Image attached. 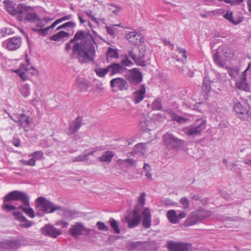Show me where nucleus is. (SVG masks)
<instances>
[{"label":"nucleus","mask_w":251,"mask_h":251,"mask_svg":"<svg viewBox=\"0 0 251 251\" xmlns=\"http://www.w3.org/2000/svg\"><path fill=\"white\" fill-rule=\"evenodd\" d=\"M72 43H75L72 48L73 54L81 64L95 62L96 55L94 44L96 42L89 31H77L73 39L66 44L67 51L71 49Z\"/></svg>","instance_id":"nucleus-1"},{"label":"nucleus","mask_w":251,"mask_h":251,"mask_svg":"<svg viewBox=\"0 0 251 251\" xmlns=\"http://www.w3.org/2000/svg\"><path fill=\"white\" fill-rule=\"evenodd\" d=\"M3 3L7 12L16 16L18 21L35 23L41 20V18L31 6H27L22 3L16 4L10 0H4Z\"/></svg>","instance_id":"nucleus-2"},{"label":"nucleus","mask_w":251,"mask_h":251,"mask_svg":"<svg viewBox=\"0 0 251 251\" xmlns=\"http://www.w3.org/2000/svg\"><path fill=\"white\" fill-rule=\"evenodd\" d=\"M19 201L23 204L19 205L18 209L22 210L27 216L34 218V211L30 206L29 197L27 193L20 191H13L5 196L4 201Z\"/></svg>","instance_id":"nucleus-3"},{"label":"nucleus","mask_w":251,"mask_h":251,"mask_svg":"<svg viewBox=\"0 0 251 251\" xmlns=\"http://www.w3.org/2000/svg\"><path fill=\"white\" fill-rule=\"evenodd\" d=\"M35 206L39 209L37 211L36 215L39 217L43 216V213H51L56 210H62L60 206L55 204L43 197H39L35 200Z\"/></svg>","instance_id":"nucleus-4"},{"label":"nucleus","mask_w":251,"mask_h":251,"mask_svg":"<svg viewBox=\"0 0 251 251\" xmlns=\"http://www.w3.org/2000/svg\"><path fill=\"white\" fill-rule=\"evenodd\" d=\"M145 193H142L138 198V203L135 205L134 209L141 212L143 218L142 226L145 228H149L151 226V213L148 207H144L145 204Z\"/></svg>","instance_id":"nucleus-5"},{"label":"nucleus","mask_w":251,"mask_h":251,"mask_svg":"<svg viewBox=\"0 0 251 251\" xmlns=\"http://www.w3.org/2000/svg\"><path fill=\"white\" fill-rule=\"evenodd\" d=\"M146 51V47L141 44L138 47L128 50L127 52L129 56L134 61L137 65L143 67L146 66V63L144 60Z\"/></svg>","instance_id":"nucleus-6"},{"label":"nucleus","mask_w":251,"mask_h":251,"mask_svg":"<svg viewBox=\"0 0 251 251\" xmlns=\"http://www.w3.org/2000/svg\"><path fill=\"white\" fill-rule=\"evenodd\" d=\"M206 121L202 118L197 120L191 126L186 127L184 131L189 137L194 138L201 134V131L206 127Z\"/></svg>","instance_id":"nucleus-7"},{"label":"nucleus","mask_w":251,"mask_h":251,"mask_svg":"<svg viewBox=\"0 0 251 251\" xmlns=\"http://www.w3.org/2000/svg\"><path fill=\"white\" fill-rule=\"evenodd\" d=\"M163 139L164 145L169 150L181 147L184 143L183 140L168 132L163 136Z\"/></svg>","instance_id":"nucleus-8"},{"label":"nucleus","mask_w":251,"mask_h":251,"mask_svg":"<svg viewBox=\"0 0 251 251\" xmlns=\"http://www.w3.org/2000/svg\"><path fill=\"white\" fill-rule=\"evenodd\" d=\"M167 248L169 251H193V250L191 243L173 241L167 242Z\"/></svg>","instance_id":"nucleus-9"},{"label":"nucleus","mask_w":251,"mask_h":251,"mask_svg":"<svg viewBox=\"0 0 251 251\" xmlns=\"http://www.w3.org/2000/svg\"><path fill=\"white\" fill-rule=\"evenodd\" d=\"M141 212L133 209L131 215L126 216L125 220L128 224V227L133 228L136 227L141 220Z\"/></svg>","instance_id":"nucleus-10"},{"label":"nucleus","mask_w":251,"mask_h":251,"mask_svg":"<svg viewBox=\"0 0 251 251\" xmlns=\"http://www.w3.org/2000/svg\"><path fill=\"white\" fill-rule=\"evenodd\" d=\"M233 109L238 117L242 119H245L248 116H251V106H250L248 103L245 106L240 102H237L234 105Z\"/></svg>","instance_id":"nucleus-11"},{"label":"nucleus","mask_w":251,"mask_h":251,"mask_svg":"<svg viewBox=\"0 0 251 251\" xmlns=\"http://www.w3.org/2000/svg\"><path fill=\"white\" fill-rule=\"evenodd\" d=\"M42 233L46 236L56 238L62 233V231L55 227L53 225H45L41 229Z\"/></svg>","instance_id":"nucleus-12"},{"label":"nucleus","mask_w":251,"mask_h":251,"mask_svg":"<svg viewBox=\"0 0 251 251\" xmlns=\"http://www.w3.org/2000/svg\"><path fill=\"white\" fill-rule=\"evenodd\" d=\"M22 39L20 36H16L7 39L3 42V45L6 46L9 50H15L21 46Z\"/></svg>","instance_id":"nucleus-13"},{"label":"nucleus","mask_w":251,"mask_h":251,"mask_svg":"<svg viewBox=\"0 0 251 251\" xmlns=\"http://www.w3.org/2000/svg\"><path fill=\"white\" fill-rule=\"evenodd\" d=\"M126 78L130 83L136 85L142 80V75L137 68H134L130 70V74L126 75Z\"/></svg>","instance_id":"nucleus-14"},{"label":"nucleus","mask_w":251,"mask_h":251,"mask_svg":"<svg viewBox=\"0 0 251 251\" xmlns=\"http://www.w3.org/2000/svg\"><path fill=\"white\" fill-rule=\"evenodd\" d=\"M110 86L112 88L117 87L120 90L122 91L127 89L128 85L125 79L121 77H117L111 80Z\"/></svg>","instance_id":"nucleus-15"},{"label":"nucleus","mask_w":251,"mask_h":251,"mask_svg":"<svg viewBox=\"0 0 251 251\" xmlns=\"http://www.w3.org/2000/svg\"><path fill=\"white\" fill-rule=\"evenodd\" d=\"M126 38L130 43L135 45L143 43L144 41V39L141 34L135 31L129 32L126 34Z\"/></svg>","instance_id":"nucleus-16"},{"label":"nucleus","mask_w":251,"mask_h":251,"mask_svg":"<svg viewBox=\"0 0 251 251\" xmlns=\"http://www.w3.org/2000/svg\"><path fill=\"white\" fill-rule=\"evenodd\" d=\"M85 229V227L81 223H76L75 225H72L70 228L69 231L70 234L73 237H76L81 235Z\"/></svg>","instance_id":"nucleus-17"},{"label":"nucleus","mask_w":251,"mask_h":251,"mask_svg":"<svg viewBox=\"0 0 251 251\" xmlns=\"http://www.w3.org/2000/svg\"><path fill=\"white\" fill-rule=\"evenodd\" d=\"M82 119L77 117L74 121L71 122L69 125V134H73L75 133L82 125Z\"/></svg>","instance_id":"nucleus-18"},{"label":"nucleus","mask_w":251,"mask_h":251,"mask_svg":"<svg viewBox=\"0 0 251 251\" xmlns=\"http://www.w3.org/2000/svg\"><path fill=\"white\" fill-rule=\"evenodd\" d=\"M108 67L110 75L117 73H122L126 69L125 66H122L120 63H113Z\"/></svg>","instance_id":"nucleus-19"},{"label":"nucleus","mask_w":251,"mask_h":251,"mask_svg":"<svg viewBox=\"0 0 251 251\" xmlns=\"http://www.w3.org/2000/svg\"><path fill=\"white\" fill-rule=\"evenodd\" d=\"M146 88L144 85L141 86V88L134 93L133 101L135 103H139L145 97Z\"/></svg>","instance_id":"nucleus-20"},{"label":"nucleus","mask_w":251,"mask_h":251,"mask_svg":"<svg viewBox=\"0 0 251 251\" xmlns=\"http://www.w3.org/2000/svg\"><path fill=\"white\" fill-rule=\"evenodd\" d=\"M143 242H129L126 244L128 251H140L143 249Z\"/></svg>","instance_id":"nucleus-21"},{"label":"nucleus","mask_w":251,"mask_h":251,"mask_svg":"<svg viewBox=\"0 0 251 251\" xmlns=\"http://www.w3.org/2000/svg\"><path fill=\"white\" fill-rule=\"evenodd\" d=\"M16 123L19 124V126H28L29 125L28 117L25 114H18L16 116Z\"/></svg>","instance_id":"nucleus-22"},{"label":"nucleus","mask_w":251,"mask_h":251,"mask_svg":"<svg viewBox=\"0 0 251 251\" xmlns=\"http://www.w3.org/2000/svg\"><path fill=\"white\" fill-rule=\"evenodd\" d=\"M21 242L19 240H7L3 244V247L8 249L18 248L21 245Z\"/></svg>","instance_id":"nucleus-23"},{"label":"nucleus","mask_w":251,"mask_h":251,"mask_svg":"<svg viewBox=\"0 0 251 251\" xmlns=\"http://www.w3.org/2000/svg\"><path fill=\"white\" fill-rule=\"evenodd\" d=\"M70 36L69 33L64 31H60L56 34L52 35L50 37V39L54 41H59L62 38L68 39Z\"/></svg>","instance_id":"nucleus-24"},{"label":"nucleus","mask_w":251,"mask_h":251,"mask_svg":"<svg viewBox=\"0 0 251 251\" xmlns=\"http://www.w3.org/2000/svg\"><path fill=\"white\" fill-rule=\"evenodd\" d=\"M232 14L231 11H227L224 15V17L234 25H237L242 22L243 17H238L236 21H234Z\"/></svg>","instance_id":"nucleus-25"},{"label":"nucleus","mask_w":251,"mask_h":251,"mask_svg":"<svg viewBox=\"0 0 251 251\" xmlns=\"http://www.w3.org/2000/svg\"><path fill=\"white\" fill-rule=\"evenodd\" d=\"M143 249L146 251H155L158 247L155 241H150L143 242Z\"/></svg>","instance_id":"nucleus-26"},{"label":"nucleus","mask_w":251,"mask_h":251,"mask_svg":"<svg viewBox=\"0 0 251 251\" xmlns=\"http://www.w3.org/2000/svg\"><path fill=\"white\" fill-rule=\"evenodd\" d=\"M114 154L113 151H107L103 152V154L99 158L101 162L110 163L113 157Z\"/></svg>","instance_id":"nucleus-27"},{"label":"nucleus","mask_w":251,"mask_h":251,"mask_svg":"<svg viewBox=\"0 0 251 251\" xmlns=\"http://www.w3.org/2000/svg\"><path fill=\"white\" fill-rule=\"evenodd\" d=\"M236 85L239 89L244 90L246 92H248L250 91V88L247 82V80L239 79L238 80H236Z\"/></svg>","instance_id":"nucleus-28"},{"label":"nucleus","mask_w":251,"mask_h":251,"mask_svg":"<svg viewBox=\"0 0 251 251\" xmlns=\"http://www.w3.org/2000/svg\"><path fill=\"white\" fill-rule=\"evenodd\" d=\"M197 216L193 212L191 213V216L187 219L184 223V225L186 226H191L194 225L197 223L199 222Z\"/></svg>","instance_id":"nucleus-29"},{"label":"nucleus","mask_w":251,"mask_h":251,"mask_svg":"<svg viewBox=\"0 0 251 251\" xmlns=\"http://www.w3.org/2000/svg\"><path fill=\"white\" fill-rule=\"evenodd\" d=\"M167 216L170 222L173 224L178 223V218L176 212L174 210H170L167 213Z\"/></svg>","instance_id":"nucleus-30"},{"label":"nucleus","mask_w":251,"mask_h":251,"mask_svg":"<svg viewBox=\"0 0 251 251\" xmlns=\"http://www.w3.org/2000/svg\"><path fill=\"white\" fill-rule=\"evenodd\" d=\"M119 54L118 50L115 49H112V48L109 47L108 48L107 51L106 52V60L107 62H109V58H118Z\"/></svg>","instance_id":"nucleus-31"},{"label":"nucleus","mask_w":251,"mask_h":251,"mask_svg":"<svg viewBox=\"0 0 251 251\" xmlns=\"http://www.w3.org/2000/svg\"><path fill=\"white\" fill-rule=\"evenodd\" d=\"M194 212L197 216V218L200 222L203 219L210 216L209 212H207L204 209L198 210Z\"/></svg>","instance_id":"nucleus-32"},{"label":"nucleus","mask_w":251,"mask_h":251,"mask_svg":"<svg viewBox=\"0 0 251 251\" xmlns=\"http://www.w3.org/2000/svg\"><path fill=\"white\" fill-rule=\"evenodd\" d=\"M108 223H109L111 228L113 229L115 233L119 234L120 233V229L118 226V222L115 219L110 218L109 220Z\"/></svg>","instance_id":"nucleus-33"},{"label":"nucleus","mask_w":251,"mask_h":251,"mask_svg":"<svg viewBox=\"0 0 251 251\" xmlns=\"http://www.w3.org/2000/svg\"><path fill=\"white\" fill-rule=\"evenodd\" d=\"M4 198H5V196L3 198V203L2 205H1V208L2 209H3L5 211L10 212V211L14 210L17 208L16 206H15L13 205H11V204H10L8 203H6V202L10 201H4Z\"/></svg>","instance_id":"nucleus-34"},{"label":"nucleus","mask_w":251,"mask_h":251,"mask_svg":"<svg viewBox=\"0 0 251 251\" xmlns=\"http://www.w3.org/2000/svg\"><path fill=\"white\" fill-rule=\"evenodd\" d=\"M95 72L98 76L102 77H104L108 72H109V70L108 67H107L105 68H98L95 69Z\"/></svg>","instance_id":"nucleus-35"},{"label":"nucleus","mask_w":251,"mask_h":251,"mask_svg":"<svg viewBox=\"0 0 251 251\" xmlns=\"http://www.w3.org/2000/svg\"><path fill=\"white\" fill-rule=\"evenodd\" d=\"M62 210H63L64 215L67 218L71 219H74L77 216V213L75 211L70 210L69 209L65 210L64 208L62 207Z\"/></svg>","instance_id":"nucleus-36"},{"label":"nucleus","mask_w":251,"mask_h":251,"mask_svg":"<svg viewBox=\"0 0 251 251\" xmlns=\"http://www.w3.org/2000/svg\"><path fill=\"white\" fill-rule=\"evenodd\" d=\"M162 108V100L160 98L156 99L152 103V109L155 110H160Z\"/></svg>","instance_id":"nucleus-37"},{"label":"nucleus","mask_w":251,"mask_h":251,"mask_svg":"<svg viewBox=\"0 0 251 251\" xmlns=\"http://www.w3.org/2000/svg\"><path fill=\"white\" fill-rule=\"evenodd\" d=\"M118 162L121 165L127 164L132 166H134L136 162V161L132 158H127L125 159H119L118 160Z\"/></svg>","instance_id":"nucleus-38"},{"label":"nucleus","mask_w":251,"mask_h":251,"mask_svg":"<svg viewBox=\"0 0 251 251\" xmlns=\"http://www.w3.org/2000/svg\"><path fill=\"white\" fill-rule=\"evenodd\" d=\"M76 83L77 87L81 91H84L87 90L88 87L87 84L80 78H77Z\"/></svg>","instance_id":"nucleus-39"},{"label":"nucleus","mask_w":251,"mask_h":251,"mask_svg":"<svg viewBox=\"0 0 251 251\" xmlns=\"http://www.w3.org/2000/svg\"><path fill=\"white\" fill-rule=\"evenodd\" d=\"M75 25H76V24L75 22L70 21V22L65 23L62 24V25L58 26L56 28V30H58L61 29L66 28L67 27L74 28V27H75Z\"/></svg>","instance_id":"nucleus-40"},{"label":"nucleus","mask_w":251,"mask_h":251,"mask_svg":"<svg viewBox=\"0 0 251 251\" xmlns=\"http://www.w3.org/2000/svg\"><path fill=\"white\" fill-rule=\"evenodd\" d=\"M13 214L14 216L15 219L20 221V222H24L27 221V219L20 212H14Z\"/></svg>","instance_id":"nucleus-41"},{"label":"nucleus","mask_w":251,"mask_h":251,"mask_svg":"<svg viewBox=\"0 0 251 251\" xmlns=\"http://www.w3.org/2000/svg\"><path fill=\"white\" fill-rule=\"evenodd\" d=\"M171 119L172 121H176L179 124H183L186 122L187 121V119L181 117L177 115L176 113H175V114L174 115V116L172 117Z\"/></svg>","instance_id":"nucleus-42"},{"label":"nucleus","mask_w":251,"mask_h":251,"mask_svg":"<svg viewBox=\"0 0 251 251\" xmlns=\"http://www.w3.org/2000/svg\"><path fill=\"white\" fill-rule=\"evenodd\" d=\"M87 159L88 155L83 154L75 157V158H73L72 161L73 162H84Z\"/></svg>","instance_id":"nucleus-43"},{"label":"nucleus","mask_w":251,"mask_h":251,"mask_svg":"<svg viewBox=\"0 0 251 251\" xmlns=\"http://www.w3.org/2000/svg\"><path fill=\"white\" fill-rule=\"evenodd\" d=\"M202 90L207 94L211 91V85L209 81L204 80L201 87Z\"/></svg>","instance_id":"nucleus-44"},{"label":"nucleus","mask_w":251,"mask_h":251,"mask_svg":"<svg viewBox=\"0 0 251 251\" xmlns=\"http://www.w3.org/2000/svg\"><path fill=\"white\" fill-rule=\"evenodd\" d=\"M20 162L22 164L24 165H27V166H34L36 164V160L34 158H30L28 160H21Z\"/></svg>","instance_id":"nucleus-45"},{"label":"nucleus","mask_w":251,"mask_h":251,"mask_svg":"<svg viewBox=\"0 0 251 251\" xmlns=\"http://www.w3.org/2000/svg\"><path fill=\"white\" fill-rule=\"evenodd\" d=\"M43 155L44 153L41 151H34L30 155V156H32V158H34L35 160L42 159Z\"/></svg>","instance_id":"nucleus-46"},{"label":"nucleus","mask_w":251,"mask_h":251,"mask_svg":"<svg viewBox=\"0 0 251 251\" xmlns=\"http://www.w3.org/2000/svg\"><path fill=\"white\" fill-rule=\"evenodd\" d=\"M213 59L215 63L219 65L220 66L223 67L224 66V63L220 59V57L218 55V52H216L213 56Z\"/></svg>","instance_id":"nucleus-47"},{"label":"nucleus","mask_w":251,"mask_h":251,"mask_svg":"<svg viewBox=\"0 0 251 251\" xmlns=\"http://www.w3.org/2000/svg\"><path fill=\"white\" fill-rule=\"evenodd\" d=\"M97 226H98V228L99 230L102 231H107L109 230L108 227L102 222H98L97 223Z\"/></svg>","instance_id":"nucleus-48"},{"label":"nucleus","mask_w":251,"mask_h":251,"mask_svg":"<svg viewBox=\"0 0 251 251\" xmlns=\"http://www.w3.org/2000/svg\"><path fill=\"white\" fill-rule=\"evenodd\" d=\"M180 203L183 206L184 210L188 211V207L189 206V201L186 198H182L180 200Z\"/></svg>","instance_id":"nucleus-49"},{"label":"nucleus","mask_w":251,"mask_h":251,"mask_svg":"<svg viewBox=\"0 0 251 251\" xmlns=\"http://www.w3.org/2000/svg\"><path fill=\"white\" fill-rule=\"evenodd\" d=\"M108 6L111 7H113L114 8L113 9L111 7H108V9L109 10H111L112 12L115 15H117L118 12L121 10V8L120 7H118L117 5H114L113 4H108Z\"/></svg>","instance_id":"nucleus-50"},{"label":"nucleus","mask_w":251,"mask_h":251,"mask_svg":"<svg viewBox=\"0 0 251 251\" xmlns=\"http://www.w3.org/2000/svg\"><path fill=\"white\" fill-rule=\"evenodd\" d=\"M21 92L25 97L28 96L30 94L29 89L28 86H25L21 89Z\"/></svg>","instance_id":"nucleus-51"},{"label":"nucleus","mask_w":251,"mask_h":251,"mask_svg":"<svg viewBox=\"0 0 251 251\" xmlns=\"http://www.w3.org/2000/svg\"><path fill=\"white\" fill-rule=\"evenodd\" d=\"M120 64L123 66H130V65L133 64V63L130 60H129L127 56H126L125 58L121 62Z\"/></svg>","instance_id":"nucleus-52"},{"label":"nucleus","mask_w":251,"mask_h":251,"mask_svg":"<svg viewBox=\"0 0 251 251\" xmlns=\"http://www.w3.org/2000/svg\"><path fill=\"white\" fill-rule=\"evenodd\" d=\"M22 222L24 223L20 224L19 225V226L23 228H28L30 226H32L33 224L32 222L29 221L27 219L26 221H24Z\"/></svg>","instance_id":"nucleus-53"},{"label":"nucleus","mask_w":251,"mask_h":251,"mask_svg":"<svg viewBox=\"0 0 251 251\" xmlns=\"http://www.w3.org/2000/svg\"><path fill=\"white\" fill-rule=\"evenodd\" d=\"M244 0H224L227 3H230L231 5H239Z\"/></svg>","instance_id":"nucleus-54"},{"label":"nucleus","mask_w":251,"mask_h":251,"mask_svg":"<svg viewBox=\"0 0 251 251\" xmlns=\"http://www.w3.org/2000/svg\"><path fill=\"white\" fill-rule=\"evenodd\" d=\"M1 32H2V35L5 36L6 35H9L11 34L14 33V31L10 28L5 27L1 29Z\"/></svg>","instance_id":"nucleus-55"},{"label":"nucleus","mask_w":251,"mask_h":251,"mask_svg":"<svg viewBox=\"0 0 251 251\" xmlns=\"http://www.w3.org/2000/svg\"><path fill=\"white\" fill-rule=\"evenodd\" d=\"M21 67H20V69L17 70L15 72L18 74L19 75L22 79V80H25L27 79V77L25 75V73L22 72L21 70Z\"/></svg>","instance_id":"nucleus-56"},{"label":"nucleus","mask_w":251,"mask_h":251,"mask_svg":"<svg viewBox=\"0 0 251 251\" xmlns=\"http://www.w3.org/2000/svg\"><path fill=\"white\" fill-rule=\"evenodd\" d=\"M49 30V28H40L39 29L38 33L43 36H45L48 33V31Z\"/></svg>","instance_id":"nucleus-57"},{"label":"nucleus","mask_w":251,"mask_h":251,"mask_svg":"<svg viewBox=\"0 0 251 251\" xmlns=\"http://www.w3.org/2000/svg\"><path fill=\"white\" fill-rule=\"evenodd\" d=\"M192 200H194L196 201H200L201 202V203L203 204H204L206 202L205 200H204V199L202 200L201 199V197H200L199 196H197V195L193 196V197H192Z\"/></svg>","instance_id":"nucleus-58"},{"label":"nucleus","mask_w":251,"mask_h":251,"mask_svg":"<svg viewBox=\"0 0 251 251\" xmlns=\"http://www.w3.org/2000/svg\"><path fill=\"white\" fill-rule=\"evenodd\" d=\"M176 49L178 50L179 53L182 54V57L186 59V58H187L186 50L185 49H182L180 47H177L176 48Z\"/></svg>","instance_id":"nucleus-59"},{"label":"nucleus","mask_w":251,"mask_h":251,"mask_svg":"<svg viewBox=\"0 0 251 251\" xmlns=\"http://www.w3.org/2000/svg\"><path fill=\"white\" fill-rule=\"evenodd\" d=\"M69 224L68 222L62 220H59L56 222V225L59 226L61 225L63 228H66L68 226Z\"/></svg>","instance_id":"nucleus-60"},{"label":"nucleus","mask_w":251,"mask_h":251,"mask_svg":"<svg viewBox=\"0 0 251 251\" xmlns=\"http://www.w3.org/2000/svg\"><path fill=\"white\" fill-rule=\"evenodd\" d=\"M106 29L107 32L109 35H110L111 36H112L113 37H115V33L113 27H111L107 26H106Z\"/></svg>","instance_id":"nucleus-61"},{"label":"nucleus","mask_w":251,"mask_h":251,"mask_svg":"<svg viewBox=\"0 0 251 251\" xmlns=\"http://www.w3.org/2000/svg\"><path fill=\"white\" fill-rule=\"evenodd\" d=\"M12 143L16 147H19L20 146L21 141L19 138L14 137L12 140Z\"/></svg>","instance_id":"nucleus-62"},{"label":"nucleus","mask_w":251,"mask_h":251,"mask_svg":"<svg viewBox=\"0 0 251 251\" xmlns=\"http://www.w3.org/2000/svg\"><path fill=\"white\" fill-rule=\"evenodd\" d=\"M86 15L91 19V21L93 22L97 23V19L91 15L92 11H89V12H85Z\"/></svg>","instance_id":"nucleus-63"},{"label":"nucleus","mask_w":251,"mask_h":251,"mask_svg":"<svg viewBox=\"0 0 251 251\" xmlns=\"http://www.w3.org/2000/svg\"><path fill=\"white\" fill-rule=\"evenodd\" d=\"M164 112L167 113V114L169 115L171 118V119L172 118V117L174 116V115L175 114V113L174 112V111L171 109V108H168V109H166L164 110Z\"/></svg>","instance_id":"nucleus-64"}]
</instances>
